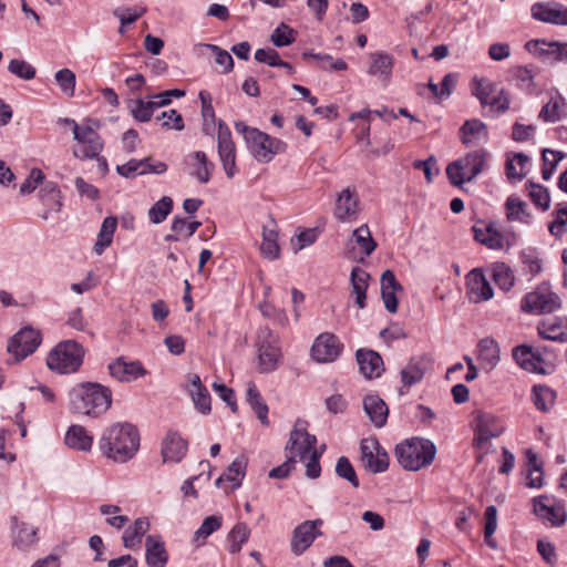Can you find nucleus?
Here are the masks:
<instances>
[{
  "label": "nucleus",
  "instance_id": "nucleus-1",
  "mask_svg": "<svg viewBox=\"0 0 567 567\" xmlns=\"http://www.w3.org/2000/svg\"><path fill=\"white\" fill-rule=\"evenodd\" d=\"M99 447L107 458L125 463L138 451L140 433L133 424L127 422L112 424L103 431Z\"/></svg>",
  "mask_w": 567,
  "mask_h": 567
},
{
  "label": "nucleus",
  "instance_id": "nucleus-2",
  "mask_svg": "<svg viewBox=\"0 0 567 567\" xmlns=\"http://www.w3.org/2000/svg\"><path fill=\"white\" fill-rule=\"evenodd\" d=\"M112 404V391L96 382H81L69 391L71 412L90 417L104 414Z\"/></svg>",
  "mask_w": 567,
  "mask_h": 567
},
{
  "label": "nucleus",
  "instance_id": "nucleus-3",
  "mask_svg": "<svg viewBox=\"0 0 567 567\" xmlns=\"http://www.w3.org/2000/svg\"><path fill=\"white\" fill-rule=\"evenodd\" d=\"M436 447L426 439H408L395 446L394 455L398 463L406 471H419L432 464Z\"/></svg>",
  "mask_w": 567,
  "mask_h": 567
},
{
  "label": "nucleus",
  "instance_id": "nucleus-4",
  "mask_svg": "<svg viewBox=\"0 0 567 567\" xmlns=\"http://www.w3.org/2000/svg\"><path fill=\"white\" fill-rule=\"evenodd\" d=\"M489 153L486 150L477 148L450 163L446 167L450 183L461 186L472 182L485 169Z\"/></svg>",
  "mask_w": 567,
  "mask_h": 567
},
{
  "label": "nucleus",
  "instance_id": "nucleus-5",
  "mask_svg": "<svg viewBox=\"0 0 567 567\" xmlns=\"http://www.w3.org/2000/svg\"><path fill=\"white\" fill-rule=\"evenodd\" d=\"M85 350L74 340L60 341L48 354V368L60 374L76 372L83 363Z\"/></svg>",
  "mask_w": 567,
  "mask_h": 567
},
{
  "label": "nucleus",
  "instance_id": "nucleus-6",
  "mask_svg": "<svg viewBox=\"0 0 567 567\" xmlns=\"http://www.w3.org/2000/svg\"><path fill=\"white\" fill-rule=\"evenodd\" d=\"M258 370L260 373H271L281 363L282 353L278 337L269 329H260L257 338Z\"/></svg>",
  "mask_w": 567,
  "mask_h": 567
},
{
  "label": "nucleus",
  "instance_id": "nucleus-7",
  "mask_svg": "<svg viewBox=\"0 0 567 567\" xmlns=\"http://www.w3.org/2000/svg\"><path fill=\"white\" fill-rule=\"evenodd\" d=\"M476 241L492 250H503L514 244L515 235L504 231L496 221L478 220L472 227Z\"/></svg>",
  "mask_w": 567,
  "mask_h": 567
},
{
  "label": "nucleus",
  "instance_id": "nucleus-8",
  "mask_svg": "<svg viewBox=\"0 0 567 567\" xmlns=\"http://www.w3.org/2000/svg\"><path fill=\"white\" fill-rule=\"evenodd\" d=\"M246 146L251 156L259 163L267 164L278 154H282L287 150V143L272 137L269 134L258 130L250 136Z\"/></svg>",
  "mask_w": 567,
  "mask_h": 567
},
{
  "label": "nucleus",
  "instance_id": "nucleus-9",
  "mask_svg": "<svg viewBox=\"0 0 567 567\" xmlns=\"http://www.w3.org/2000/svg\"><path fill=\"white\" fill-rule=\"evenodd\" d=\"M534 515L550 527L563 526L567 518L564 501L547 494L534 497Z\"/></svg>",
  "mask_w": 567,
  "mask_h": 567
},
{
  "label": "nucleus",
  "instance_id": "nucleus-10",
  "mask_svg": "<svg viewBox=\"0 0 567 567\" xmlns=\"http://www.w3.org/2000/svg\"><path fill=\"white\" fill-rule=\"evenodd\" d=\"M41 342L42 334L39 330L24 327L9 339L7 350L16 361H21L35 352Z\"/></svg>",
  "mask_w": 567,
  "mask_h": 567
},
{
  "label": "nucleus",
  "instance_id": "nucleus-11",
  "mask_svg": "<svg viewBox=\"0 0 567 567\" xmlns=\"http://www.w3.org/2000/svg\"><path fill=\"white\" fill-rule=\"evenodd\" d=\"M217 125V152L219 161L226 176L233 178L238 172L236 166V145L233 141L229 126L223 120H218Z\"/></svg>",
  "mask_w": 567,
  "mask_h": 567
},
{
  "label": "nucleus",
  "instance_id": "nucleus-12",
  "mask_svg": "<svg viewBox=\"0 0 567 567\" xmlns=\"http://www.w3.org/2000/svg\"><path fill=\"white\" fill-rule=\"evenodd\" d=\"M306 424L305 421L297 420L286 445L289 456L293 457L295 461H303L307 458L308 454L317 450V437L307 432Z\"/></svg>",
  "mask_w": 567,
  "mask_h": 567
},
{
  "label": "nucleus",
  "instance_id": "nucleus-13",
  "mask_svg": "<svg viewBox=\"0 0 567 567\" xmlns=\"http://www.w3.org/2000/svg\"><path fill=\"white\" fill-rule=\"evenodd\" d=\"M474 444L478 449L494 437L499 436L504 431L503 422L494 414L484 411L474 412Z\"/></svg>",
  "mask_w": 567,
  "mask_h": 567
},
{
  "label": "nucleus",
  "instance_id": "nucleus-14",
  "mask_svg": "<svg viewBox=\"0 0 567 567\" xmlns=\"http://www.w3.org/2000/svg\"><path fill=\"white\" fill-rule=\"evenodd\" d=\"M361 460L372 473H383L389 467V455L375 439H363L360 443Z\"/></svg>",
  "mask_w": 567,
  "mask_h": 567
},
{
  "label": "nucleus",
  "instance_id": "nucleus-15",
  "mask_svg": "<svg viewBox=\"0 0 567 567\" xmlns=\"http://www.w3.org/2000/svg\"><path fill=\"white\" fill-rule=\"evenodd\" d=\"M74 140L80 144L78 150H74V156L80 159H92L100 155L103 150V141L99 133L90 125H83L73 135Z\"/></svg>",
  "mask_w": 567,
  "mask_h": 567
},
{
  "label": "nucleus",
  "instance_id": "nucleus-16",
  "mask_svg": "<svg viewBox=\"0 0 567 567\" xmlns=\"http://www.w3.org/2000/svg\"><path fill=\"white\" fill-rule=\"evenodd\" d=\"M323 525L320 518L313 520H306L299 524L292 534L291 550L295 555L303 554L315 542V539L322 535L319 527Z\"/></svg>",
  "mask_w": 567,
  "mask_h": 567
},
{
  "label": "nucleus",
  "instance_id": "nucleus-17",
  "mask_svg": "<svg viewBox=\"0 0 567 567\" xmlns=\"http://www.w3.org/2000/svg\"><path fill=\"white\" fill-rule=\"evenodd\" d=\"M342 351L338 337L324 332L318 336L311 347V357L320 363L333 362Z\"/></svg>",
  "mask_w": 567,
  "mask_h": 567
},
{
  "label": "nucleus",
  "instance_id": "nucleus-18",
  "mask_svg": "<svg viewBox=\"0 0 567 567\" xmlns=\"http://www.w3.org/2000/svg\"><path fill=\"white\" fill-rule=\"evenodd\" d=\"M547 101L542 106L538 118L544 123H557L567 117V101L558 90L551 89L546 93Z\"/></svg>",
  "mask_w": 567,
  "mask_h": 567
},
{
  "label": "nucleus",
  "instance_id": "nucleus-19",
  "mask_svg": "<svg viewBox=\"0 0 567 567\" xmlns=\"http://www.w3.org/2000/svg\"><path fill=\"white\" fill-rule=\"evenodd\" d=\"M359 213L360 202L355 189L350 187L342 189L336 203V218L341 223H350L357 220Z\"/></svg>",
  "mask_w": 567,
  "mask_h": 567
},
{
  "label": "nucleus",
  "instance_id": "nucleus-20",
  "mask_svg": "<svg viewBox=\"0 0 567 567\" xmlns=\"http://www.w3.org/2000/svg\"><path fill=\"white\" fill-rule=\"evenodd\" d=\"M563 301L548 281L539 284L534 289V313H553L561 309Z\"/></svg>",
  "mask_w": 567,
  "mask_h": 567
},
{
  "label": "nucleus",
  "instance_id": "nucleus-21",
  "mask_svg": "<svg viewBox=\"0 0 567 567\" xmlns=\"http://www.w3.org/2000/svg\"><path fill=\"white\" fill-rule=\"evenodd\" d=\"M467 295L471 301L482 302L493 298L494 290L482 269L474 268L466 276Z\"/></svg>",
  "mask_w": 567,
  "mask_h": 567
},
{
  "label": "nucleus",
  "instance_id": "nucleus-22",
  "mask_svg": "<svg viewBox=\"0 0 567 567\" xmlns=\"http://www.w3.org/2000/svg\"><path fill=\"white\" fill-rule=\"evenodd\" d=\"M109 372L111 377L120 382H132L147 373L140 361H128L124 357L112 361L109 364Z\"/></svg>",
  "mask_w": 567,
  "mask_h": 567
},
{
  "label": "nucleus",
  "instance_id": "nucleus-23",
  "mask_svg": "<svg viewBox=\"0 0 567 567\" xmlns=\"http://www.w3.org/2000/svg\"><path fill=\"white\" fill-rule=\"evenodd\" d=\"M431 363L432 360L426 354L412 357L400 372L402 384L409 389L421 382L426 371L430 369Z\"/></svg>",
  "mask_w": 567,
  "mask_h": 567
},
{
  "label": "nucleus",
  "instance_id": "nucleus-24",
  "mask_svg": "<svg viewBox=\"0 0 567 567\" xmlns=\"http://www.w3.org/2000/svg\"><path fill=\"white\" fill-rule=\"evenodd\" d=\"M12 546L19 551H27L33 547L38 540V528L25 522L12 518Z\"/></svg>",
  "mask_w": 567,
  "mask_h": 567
},
{
  "label": "nucleus",
  "instance_id": "nucleus-25",
  "mask_svg": "<svg viewBox=\"0 0 567 567\" xmlns=\"http://www.w3.org/2000/svg\"><path fill=\"white\" fill-rule=\"evenodd\" d=\"M370 64L367 73L371 76L378 78L383 83H389L392 78L394 66V58L388 52L378 51L370 53Z\"/></svg>",
  "mask_w": 567,
  "mask_h": 567
},
{
  "label": "nucleus",
  "instance_id": "nucleus-26",
  "mask_svg": "<svg viewBox=\"0 0 567 567\" xmlns=\"http://www.w3.org/2000/svg\"><path fill=\"white\" fill-rule=\"evenodd\" d=\"M355 358L360 372L367 379L379 378L383 373V359L377 351L370 349H359L355 353Z\"/></svg>",
  "mask_w": 567,
  "mask_h": 567
},
{
  "label": "nucleus",
  "instance_id": "nucleus-27",
  "mask_svg": "<svg viewBox=\"0 0 567 567\" xmlns=\"http://www.w3.org/2000/svg\"><path fill=\"white\" fill-rule=\"evenodd\" d=\"M187 442L175 431H169L162 442L163 462L178 463L187 452Z\"/></svg>",
  "mask_w": 567,
  "mask_h": 567
},
{
  "label": "nucleus",
  "instance_id": "nucleus-28",
  "mask_svg": "<svg viewBox=\"0 0 567 567\" xmlns=\"http://www.w3.org/2000/svg\"><path fill=\"white\" fill-rule=\"evenodd\" d=\"M539 337L545 340L565 343L567 342V318L550 317L537 324Z\"/></svg>",
  "mask_w": 567,
  "mask_h": 567
},
{
  "label": "nucleus",
  "instance_id": "nucleus-29",
  "mask_svg": "<svg viewBox=\"0 0 567 567\" xmlns=\"http://www.w3.org/2000/svg\"><path fill=\"white\" fill-rule=\"evenodd\" d=\"M477 360L486 372L496 368L501 360V349L494 338H484L477 343Z\"/></svg>",
  "mask_w": 567,
  "mask_h": 567
},
{
  "label": "nucleus",
  "instance_id": "nucleus-30",
  "mask_svg": "<svg viewBox=\"0 0 567 567\" xmlns=\"http://www.w3.org/2000/svg\"><path fill=\"white\" fill-rule=\"evenodd\" d=\"M186 163L190 165V175L194 176L200 184L209 182L212 172L215 168L213 162H210L203 151H196L187 155Z\"/></svg>",
  "mask_w": 567,
  "mask_h": 567
},
{
  "label": "nucleus",
  "instance_id": "nucleus-31",
  "mask_svg": "<svg viewBox=\"0 0 567 567\" xmlns=\"http://www.w3.org/2000/svg\"><path fill=\"white\" fill-rule=\"evenodd\" d=\"M534 56L548 63L565 60L567 59V43L534 40Z\"/></svg>",
  "mask_w": 567,
  "mask_h": 567
},
{
  "label": "nucleus",
  "instance_id": "nucleus-32",
  "mask_svg": "<svg viewBox=\"0 0 567 567\" xmlns=\"http://www.w3.org/2000/svg\"><path fill=\"white\" fill-rule=\"evenodd\" d=\"M363 410L375 427H383L386 423L389 409L386 403L377 394H369L363 399Z\"/></svg>",
  "mask_w": 567,
  "mask_h": 567
},
{
  "label": "nucleus",
  "instance_id": "nucleus-33",
  "mask_svg": "<svg viewBox=\"0 0 567 567\" xmlns=\"http://www.w3.org/2000/svg\"><path fill=\"white\" fill-rule=\"evenodd\" d=\"M145 559L148 567H165L168 561V554L165 544L159 536L146 537Z\"/></svg>",
  "mask_w": 567,
  "mask_h": 567
},
{
  "label": "nucleus",
  "instance_id": "nucleus-34",
  "mask_svg": "<svg viewBox=\"0 0 567 567\" xmlns=\"http://www.w3.org/2000/svg\"><path fill=\"white\" fill-rule=\"evenodd\" d=\"M460 135L466 146L485 143L488 138L486 125L476 118L465 121L460 128Z\"/></svg>",
  "mask_w": 567,
  "mask_h": 567
},
{
  "label": "nucleus",
  "instance_id": "nucleus-35",
  "mask_svg": "<svg viewBox=\"0 0 567 567\" xmlns=\"http://www.w3.org/2000/svg\"><path fill=\"white\" fill-rule=\"evenodd\" d=\"M64 442L70 449L89 452L93 445V436L84 426L73 424L68 429Z\"/></svg>",
  "mask_w": 567,
  "mask_h": 567
},
{
  "label": "nucleus",
  "instance_id": "nucleus-36",
  "mask_svg": "<svg viewBox=\"0 0 567 567\" xmlns=\"http://www.w3.org/2000/svg\"><path fill=\"white\" fill-rule=\"evenodd\" d=\"M260 251L262 256L269 260H276L280 257L277 225L272 219L262 227Z\"/></svg>",
  "mask_w": 567,
  "mask_h": 567
},
{
  "label": "nucleus",
  "instance_id": "nucleus-37",
  "mask_svg": "<svg viewBox=\"0 0 567 567\" xmlns=\"http://www.w3.org/2000/svg\"><path fill=\"white\" fill-rule=\"evenodd\" d=\"M529 157L523 153H507L505 174L511 183L520 182L526 175V165Z\"/></svg>",
  "mask_w": 567,
  "mask_h": 567
},
{
  "label": "nucleus",
  "instance_id": "nucleus-38",
  "mask_svg": "<svg viewBox=\"0 0 567 567\" xmlns=\"http://www.w3.org/2000/svg\"><path fill=\"white\" fill-rule=\"evenodd\" d=\"M557 355L546 346L534 347V373L549 374L555 370Z\"/></svg>",
  "mask_w": 567,
  "mask_h": 567
},
{
  "label": "nucleus",
  "instance_id": "nucleus-39",
  "mask_svg": "<svg viewBox=\"0 0 567 567\" xmlns=\"http://www.w3.org/2000/svg\"><path fill=\"white\" fill-rule=\"evenodd\" d=\"M116 227V217L107 216L103 219L95 244L93 246V251L97 256H101L112 245Z\"/></svg>",
  "mask_w": 567,
  "mask_h": 567
},
{
  "label": "nucleus",
  "instance_id": "nucleus-40",
  "mask_svg": "<svg viewBox=\"0 0 567 567\" xmlns=\"http://www.w3.org/2000/svg\"><path fill=\"white\" fill-rule=\"evenodd\" d=\"M370 275L360 267H353L351 270L352 293L355 296V303L360 309L367 306V289L369 287Z\"/></svg>",
  "mask_w": 567,
  "mask_h": 567
},
{
  "label": "nucleus",
  "instance_id": "nucleus-41",
  "mask_svg": "<svg viewBox=\"0 0 567 567\" xmlns=\"http://www.w3.org/2000/svg\"><path fill=\"white\" fill-rule=\"evenodd\" d=\"M150 529V522L146 517H138L133 525L128 526L123 533V545L125 548L135 549L141 546L143 536Z\"/></svg>",
  "mask_w": 567,
  "mask_h": 567
},
{
  "label": "nucleus",
  "instance_id": "nucleus-42",
  "mask_svg": "<svg viewBox=\"0 0 567 567\" xmlns=\"http://www.w3.org/2000/svg\"><path fill=\"white\" fill-rule=\"evenodd\" d=\"M39 197L47 207V212L42 216L44 219L49 218V213H59L63 206L61 190L54 183H47L40 189Z\"/></svg>",
  "mask_w": 567,
  "mask_h": 567
},
{
  "label": "nucleus",
  "instance_id": "nucleus-43",
  "mask_svg": "<svg viewBox=\"0 0 567 567\" xmlns=\"http://www.w3.org/2000/svg\"><path fill=\"white\" fill-rule=\"evenodd\" d=\"M563 4L556 1L534 3V19L560 25Z\"/></svg>",
  "mask_w": 567,
  "mask_h": 567
},
{
  "label": "nucleus",
  "instance_id": "nucleus-44",
  "mask_svg": "<svg viewBox=\"0 0 567 567\" xmlns=\"http://www.w3.org/2000/svg\"><path fill=\"white\" fill-rule=\"evenodd\" d=\"M247 464L248 460L245 455L237 456L227 467L226 472L217 478L216 486H219L220 482L226 480L233 483V488L240 487L246 475Z\"/></svg>",
  "mask_w": 567,
  "mask_h": 567
},
{
  "label": "nucleus",
  "instance_id": "nucleus-45",
  "mask_svg": "<svg viewBox=\"0 0 567 567\" xmlns=\"http://www.w3.org/2000/svg\"><path fill=\"white\" fill-rule=\"evenodd\" d=\"M355 243L362 254L361 259L369 257L377 248V243L373 239L370 228L367 224L361 225L352 231L349 244Z\"/></svg>",
  "mask_w": 567,
  "mask_h": 567
},
{
  "label": "nucleus",
  "instance_id": "nucleus-46",
  "mask_svg": "<svg viewBox=\"0 0 567 567\" xmlns=\"http://www.w3.org/2000/svg\"><path fill=\"white\" fill-rule=\"evenodd\" d=\"M246 400L262 425H269L268 406L265 403L255 383H249L246 392Z\"/></svg>",
  "mask_w": 567,
  "mask_h": 567
},
{
  "label": "nucleus",
  "instance_id": "nucleus-47",
  "mask_svg": "<svg viewBox=\"0 0 567 567\" xmlns=\"http://www.w3.org/2000/svg\"><path fill=\"white\" fill-rule=\"evenodd\" d=\"M556 391L547 385L534 384V405L542 412H548L556 402Z\"/></svg>",
  "mask_w": 567,
  "mask_h": 567
},
{
  "label": "nucleus",
  "instance_id": "nucleus-48",
  "mask_svg": "<svg viewBox=\"0 0 567 567\" xmlns=\"http://www.w3.org/2000/svg\"><path fill=\"white\" fill-rule=\"evenodd\" d=\"M506 217L509 221L528 223L527 204L518 197L509 196L505 203Z\"/></svg>",
  "mask_w": 567,
  "mask_h": 567
},
{
  "label": "nucleus",
  "instance_id": "nucleus-49",
  "mask_svg": "<svg viewBox=\"0 0 567 567\" xmlns=\"http://www.w3.org/2000/svg\"><path fill=\"white\" fill-rule=\"evenodd\" d=\"M173 199L169 196H163L148 209V219L152 224L163 223L173 210Z\"/></svg>",
  "mask_w": 567,
  "mask_h": 567
},
{
  "label": "nucleus",
  "instance_id": "nucleus-50",
  "mask_svg": "<svg viewBox=\"0 0 567 567\" xmlns=\"http://www.w3.org/2000/svg\"><path fill=\"white\" fill-rule=\"evenodd\" d=\"M565 154L559 151H554L550 148H545L542 152V177L545 181L551 178L558 163L564 158Z\"/></svg>",
  "mask_w": 567,
  "mask_h": 567
},
{
  "label": "nucleus",
  "instance_id": "nucleus-51",
  "mask_svg": "<svg viewBox=\"0 0 567 567\" xmlns=\"http://www.w3.org/2000/svg\"><path fill=\"white\" fill-rule=\"evenodd\" d=\"M249 536L250 529L245 523L236 524L228 534L229 551L231 554L238 553Z\"/></svg>",
  "mask_w": 567,
  "mask_h": 567
},
{
  "label": "nucleus",
  "instance_id": "nucleus-52",
  "mask_svg": "<svg viewBox=\"0 0 567 567\" xmlns=\"http://www.w3.org/2000/svg\"><path fill=\"white\" fill-rule=\"evenodd\" d=\"M296 35L297 32L291 27L281 22L272 31L270 41L277 48L288 47L296 41Z\"/></svg>",
  "mask_w": 567,
  "mask_h": 567
},
{
  "label": "nucleus",
  "instance_id": "nucleus-53",
  "mask_svg": "<svg viewBox=\"0 0 567 567\" xmlns=\"http://www.w3.org/2000/svg\"><path fill=\"white\" fill-rule=\"evenodd\" d=\"M147 8L145 6L137 7H118L115 8L112 13L121 22V25L126 27L133 24L140 17L146 13Z\"/></svg>",
  "mask_w": 567,
  "mask_h": 567
},
{
  "label": "nucleus",
  "instance_id": "nucleus-54",
  "mask_svg": "<svg viewBox=\"0 0 567 567\" xmlns=\"http://www.w3.org/2000/svg\"><path fill=\"white\" fill-rule=\"evenodd\" d=\"M155 106L152 101H144L143 99H137L132 101L130 104V111L132 116L138 122H148L153 113L155 111Z\"/></svg>",
  "mask_w": 567,
  "mask_h": 567
},
{
  "label": "nucleus",
  "instance_id": "nucleus-55",
  "mask_svg": "<svg viewBox=\"0 0 567 567\" xmlns=\"http://www.w3.org/2000/svg\"><path fill=\"white\" fill-rule=\"evenodd\" d=\"M8 71L25 81L34 79L37 74L35 68L22 59H12L9 62Z\"/></svg>",
  "mask_w": 567,
  "mask_h": 567
},
{
  "label": "nucleus",
  "instance_id": "nucleus-56",
  "mask_svg": "<svg viewBox=\"0 0 567 567\" xmlns=\"http://www.w3.org/2000/svg\"><path fill=\"white\" fill-rule=\"evenodd\" d=\"M336 474L346 481H348L352 487H359V478L348 457L341 456L338 458L336 464Z\"/></svg>",
  "mask_w": 567,
  "mask_h": 567
},
{
  "label": "nucleus",
  "instance_id": "nucleus-57",
  "mask_svg": "<svg viewBox=\"0 0 567 567\" xmlns=\"http://www.w3.org/2000/svg\"><path fill=\"white\" fill-rule=\"evenodd\" d=\"M200 225V221H189L185 217L175 216L172 220L171 228L174 233L178 234L179 236L184 238H189L197 231Z\"/></svg>",
  "mask_w": 567,
  "mask_h": 567
},
{
  "label": "nucleus",
  "instance_id": "nucleus-58",
  "mask_svg": "<svg viewBox=\"0 0 567 567\" xmlns=\"http://www.w3.org/2000/svg\"><path fill=\"white\" fill-rule=\"evenodd\" d=\"M485 527H484V540L487 546L494 548L495 542L493 534L497 528V508L494 505H489L485 509Z\"/></svg>",
  "mask_w": 567,
  "mask_h": 567
},
{
  "label": "nucleus",
  "instance_id": "nucleus-59",
  "mask_svg": "<svg viewBox=\"0 0 567 567\" xmlns=\"http://www.w3.org/2000/svg\"><path fill=\"white\" fill-rule=\"evenodd\" d=\"M54 79H55L60 90L64 94H66L68 96L74 95L76 76L72 70L61 69L55 73Z\"/></svg>",
  "mask_w": 567,
  "mask_h": 567
},
{
  "label": "nucleus",
  "instance_id": "nucleus-60",
  "mask_svg": "<svg viewBox=\"0 0 567 567\" xmlns=\"http://www.w3.org/2000/svg\"><path fill=\"white\" fill-rule=\"evenodd\" d=\"M515 363L527 372H532V344L523 343L512 349Z\"/></svg>",
  "mask_w": 567,
  "mask_h": 567
},
{
  "label": "nucleus",
  "instance_id": "nucleus-61",
  "mask_svg": "<svg viewBox=\"0 0 567 567\" xmlns=\"http://www.w3.org/2000/svg\"><path fill=\"white\" fill-rule=\"evenodd\" d=\"M260 312L264 317L272 320L279 327L286 328L289 324V319L284 309L277 308L271 303L265 302L259 306Z\"/></svg>",
  "mask_w": 567,
  "mask_h": 567
},
{
  "label": "nucleus",
  "instance_id": "nucleus-62",
  "mask_svg": "<svg viewBox=\"0 0 567 567\" xmlns=\"http://www.w3.org/2000/svg\"><path fill=\"white\" fill-rule=\"evenodd\" d=\"M511 81L520 89L529 90L532 86V71L527 65H516L509 70Z\"/></svg>",
  "mask_w": 567,
  "mask_h": 567
},
{
  "label": "nucleus",
  "instance_id": "nucleus-63",
  "mask_svg": "<svg viewBox=\"0 0 567 567\" xmlns=\"http://www.w3.org/2000/svg\"><path fill=\"white\" fill-rule=\"evenodd\" d=\"M221 527V516L212 515L206 517L199 528L195 532V540H205L214 532Z\"/></svg>",
  "mask_w": 567,
  "mask_h": 567
},
{
  "label": "nucleus",
  "instance_id": "nucleus-64",
  "mask_svg": "<svg viewBox=\"0 0 567 567\" xmlns=\"http://www.w3.org/2000/svg\"><path fill=\"white\" fill-rule=\"evenodd\" d=\"M493 280L503 290H509L514 284L512 271L504 264L494 267Z\"/></svg>",
  "mask_w": 567,
  "mask_h": 567
}]
</instances>
